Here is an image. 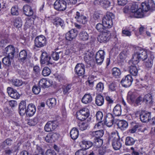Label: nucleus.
<instances>
[{"label":"nucleus","instance_id":"obj_46","mask_svg":"<svg viewBox=\"0 0 155 155\" xmlns=\"http://www.w3.org/2000/svg\"><path fill=\"white\" fill-rule=\"evenodd\" d=\"M135 142L134 139L131 137H126L125 140V144L126 145L131 146L133 145Z\"/></svg>","mask_w":155,"mask_h":155},{"label":"nucleus","instance_id":"obj_16","mask_svg":"<svg viewBox=\"0 0 155 155\" xmlns=\"http://www.w3.org/2000/svg\"><path fill=\"white\" fill-rule=\"evenodd\" d=\"M75 71L77 74L79 76H81L84 74V66L82 63L78 64L75 68Z\"/></svg>","mask_w":155,"mask_h":155},{"label":"nucleus","instance_id":"obj_54","mask_svg":"<svg viewBox=\"0 0 155 155\" xmlns=\"http://www.w3.org/2000/svg\"><path fill=\"white\" fill-rule=\"evenodd\" d=\"M51 72V70L48 68L45 67L42 71V75L44 76H47L50 74Z\"/></svg>","mask_w":155,"mask_h":155},{"label":"nucleus","instance_id":"obj_13","mask_svg":"<svg viewBox=\"0 0 155 155\" xmlns=\"http://www.w3.org/2000/svg\"><path fill=\"white\" fill-rule=\"evenodd\" d=\"M105 52L104 50L98 51L95 55V60L96 63L101 64L103 61L104 58Z\"/></svg>","mask_w":155,"mask_h":155},{"label":"nucleus","instance_id":"obj_47","mask_svg":"<svg viewBox=\"0 0 155 155\" xmlns=\"http://www.w3.org/2000/svg\"><path fill=\"white\" fill-rule=\"evenodd\" d=\"M119 137L117 134L115 132L112 133L109 136L108 141V142H110L111 140L113 142L115 140H116Z\"/></svg>","mask_w":155,"mask_h":155},{"label":"nucleus","instance_id":"obj_17","mask_svg":"<svg viewBox=\"0 0 155 155\" xmlns=\"http://www.w3.org/2000/svg\"><path fill=\"white\" fill-rule=\"evenodd\" d=\"M78 34L76 30L71 29L67 32L66 35V39L69 41H71L75 38Z\"/></svg>","mask_w":155,"mask_h":155},{"label":"nucleus","instance_id":"obj_20","mask_svg":"<svg viewBox=\"0 0 155 155\" xmlns=\"http://www.w3.org/2000/svg\"><path fill=\"white\" fill-rule=\"evenodd\" d=\"M36 111V108L35 105L33 104L28 105L26 114L29 117H31L34 115Z\"/></svg>","mask_w":155,"mask_h":155},{"label":"nucleus","instance_id":"obj_37","mask_svg":"<svg viewBox=\"0 0 155 155\" xmlns=\"http://www.w3.org/2000/svg\"><path fill=\"white\" fill-rule=\"evenodd\" d=\"M10 58L8 56L4 57L2 59V62L3 64L6 67H9L11 64Z\"/></svg>","mask_w":155,"mask_h":155},{"label":"nucleus","instance_id":"obj_28","mask_svg":"<svg viewBox=\"0 0 155 155\" xmlns=\"http://www.w3.org/2000/svg\"><path fill=\"white\" fill-rule=\"evenodd\" d=\"M144 101H145L146 104L150 105H152L153 102V97L151 94H146L143 98Z\"/></svg>","mask_w":155,"mask_h":155},{"label":"nucleus","instance_id":"obj_15","mask_svg":"<svg viewBox=\"0 0 155 155\" xmlns=\"http://www.w3.org/2000/svg\"><path fill=\"white\" fill-rule=\"evenodd\" d=\"M15 48L12 45H8L4 49V53L8 54L7 56L12 59L14 58Z\"/></svg>","mask_w":155,"mask_h":155},{"label":"nucleus","instance_id":"obj_34","mask_svg":"<svg viewBox=\"0 0 155 155\" xmlns=\"http://www.w3.org/2000/svg\"><path fill=\"white\" fill-rule=\"evenodd\" d=\"M70 135L73 140L76 139L78 136V131L76 128H73L71 131Z\"/></svg>","mask_w":155,"mask_h":155},{"label":"nucleus","instance_id":"obj_49","mask_svg":"<svg viewBox=\"0 0 155 155\" xmlns=\"http://www.w3.org/2000/svg\"><path fill=\"white\" fill-rule=\"evenodd\" d=\"M22 25V22L20 18H16L14 21V26L17 28L21 27Z\"/></svg>","mask_w":155,"mask_h":155},{"label":"nucleus","instance_id":"obj_64","mask_svg":"<svg viewBox=\"0 0 155 155\" xmlns=\"http://www.w3.org/2000/svg\"><path fill=\"white\" fill-rule=\"evenodd\" d=\"M116 84L115 82H113L109 85V88L111 91H114L116 90Z\"/></svg>","mask_w":155,"mask_h":155},{"label":"nucleus","instance_id":"obj_36","mask_svg":"<svg viewBox=\"0 0 155 155\" xmlns=\"http://www.w3.org/2000/svg\"><path fill=\"white\" fill-rule=\"evenodd\" d=\"M129 71L130 74L133 76H136L137 74V69L134 65H131L129 67Z\"/></svg>","mask_w":155,"mask_h":155},{"label":"nucleus","instance_id":"obj_4","mask_svg":"<svg viewBox=\"0 0 155 155\" xmlns=\"http://www.w3.org/2000/svg\"><path fill=\"white\" fill-rule=\"evenodd\" d=\"M111 37V33L108 30H104L98 36V41L101 43L106 42L108 41Z\"/></svg>","mask_w":155,"mask_h":155},{"label":"nucleus","instance_id":"obj_3","mask_svg":"<svg viewBox=\"0 0 155 155\" xmlns=\"http://www.w3.org/2000/svg\"><path fill=\"white\" fill-rule=\"evenodd\" d=\"M77 117L80 120H84L89 116V111L87 108H83L77 113Z\"/></svg>","mask_w":155,"mask_h":155},{"label":"nucleus","instance_id":"obj_11","mask_svg":"<svg viewBox=\"0 0 155 155\" xmlns=\"http://www.w3.org/2000/svg\"><path fill=\"white\" fill-rule=\"evenodd\" d=\"M140 117L142 122L147 123L151 118V113L145 111H142L140 114Z\"/></svg>","mask_w":155,"mask_h":155},{"label":"nucleus","instance_id":"obj_7","mask_svg":"<svg viewBox=\"0 0 155 155\" xmlns=\"http://www.w3.org/2000/svg\"><path fill=\"white\" fill-rule=\"evenodd\" d=\"M58 126V124L56 121H49L45 124L44 130L47 132L52 131L57 128Z\"/></svg>","mask_w":155,"mask_h":155},{"label":"nucleus","instance_id":"obj_35","mask_svg":"<svg viewBox=\"0 0 155 155\" xmlns=\"http://www.w3.org/2000/svg\"><path fill=\"white\" fill-rule=\"evenodd\" d=\"M128 123L124 120L120 121L117 124L118 127L122 130H124L128 126Z\"/></svg>","mask_w":155,"mask_h":155},{"label":"nucleus","instance_id":"obj_40","mask_svg":"<svg viewBox=\"0 0 155 155\" xmlns=\"http://www.w3.org/2000/svg\"><path fill=\"white\" fill-rule=\"evenodd\" d=\"M79 35L80 38L82 40L86 41L88 39V35L85 31H83L81 32L79 34Z\"/></svg>","mask_w":155,"mask_h":155},{"label":"nucleus","instance_id":"obj_29","mask_svg":"<svg viewBox=\"0 0 155 155\" xmlns=\"http://www.w3.org/2000/svg\"><path fill=\"white\" fill-rule=\"evenodd\" d=\"M27 53L25 50H21L19 53L18 56L19 60L22 62H23L26 59Z\"/></svg>","mask_w":155,"mask_h":155},{"label":"nucleus","instance_id":"obj_10","mask_svg":"<svg viewBox=\"0 0 155 155\" xmlns=\"http://www.w3.org/2000/svg\"><path fill=\"white\" fill-rule=\"evenodd\" d=\"M94 54L92 51H88L84 57V61L87 64L91 65L94 61Z\"/></svg>","mask_w":155,"mask_h":155},{"label":"nucleus","instance_id":"obj_63","mask_svg":"<svg viewBox=\"0 0 155 155\" xmlns=\"http://www.w3.org/2000/svg\"><path fill=\"white\" fill-rule=\"evenodd\" d=\"M46 155H56V153L55 151L52 149H48L45 153Z\"/></svg>","mask_w":155,"mask_h":155},{"label":"nucleus","instance_id":"obj_61","mask_svg":"<svg viewBox=\"0 0 155 155\" xmlns=\"http://www.w3.org/2000/svg\"><path fill=\"white\" fill-rule=\"evenodd\" d=\"M103 117L102 113L100 111L97 112L96 114V119L98 121H101Z\"/></svg>","mask_w":155,"mask_h":155},{"label":"nucleus","instance_id":"obj_53","mask_svg":"<svg viewBox=\"0 0 155 155\" xmlns=\"http://www.w3.org/2000/svg\"><path fill=\"white\" fill-rule=\"evenodd\" d=\"M46 84H48V83L47 82V80L44 78L41 79L38 83L39 86L43 88L47 87Z\"/></svg>","mask_w":155,"mask_h":155},{"label":"nucleus","instance_id":"obj_33","mask_svg":"<svg viewBox=\"0 0 155 155\" xmlns=\"http://www.w3.org/2000/svg\"><path fill=\"white\" fill-rule=\"evenodd\" d=\"M112 144L113 147L115 150H119L121 147V143L119 138L113 141Z\"/></svg>","mask_w":155,"mask_h":155},{"label":"nucleus","instance_id":"obj_52","mask_svg":"<svg viewBox=\"0 0 155 155\" xmlns=\"http://www.w3.org/2000/svg\"><path fill=\"white\" fill-rule=\"evenodd\" d=\"M12 83L13 85L17 87L21 86L22 84V81L17 79H13L12 81Z\"/></svg>","mask_w":155,"mask_h":155},{"label":"nucleus","instance_id":"obj_26","mask_svg":"<svg viewBox=\"0 0 155 155\" xmlns=\"http://www.w3.org/2000/svg\"><path fill=\"white\" fill-rule=\"evenodd\" d=\"M53 23L54 25L57 27L59 26H61L62 28H64V21L59 18H56L54 19L53 20Z\"/></svg>","mask_w":155,"mask_h":155},{"label":"nucleus","instance_id":"obj_39","mask_svg":"<svg viewBox=\"0 0 155 155\" xmlns=\"http://www.w3.org/2000/svg\"><path fill=\"white\" fill-rule=\"evenodd\" d=\"M56 99L54 98H52L48 100L47 101V104L50 108H51L54 107L56 104Z\"/></svg>","mask_w":155,"mask_h":155},{"label":"nucleus","instance_id":"obj_6","mask_svg":"<svg viewBox=\"0 0 155 155\" xmlns=\"http://www.w3.org/2000/svg\"><path fill=\"white\" fill-rule=\"evenodd\" d=\"M54 8L59 11L64 10L67 7V2L64 0H57L54 4Z\"/></svg>","mask_w":155,"mask_h":155},{"label":"nucleus","instance_id":"obj_41","mask_svg":"<svg viewBox=\"0 0 155 155\" xmlns=\"http://www.w3.org/2000/svg\"><path fill=\"white\" fill-rule=\"evenodd\" d=\"M100 5L105 9H107L110 6V3L108 0H98Z\"/></svg>","mask_w":155,"mask_h":155},{"label":"nucleus","instance_id":"obj_19","mask_svg":"<svg viewBox=\"0 0 155 155\" xmlns=\"http://www.w3.org/2000/svg\"><path fill=\"white\" fill-rule=\"evenodd\" d=\"M58 137L57 134L55 133L48 134L45 137H44L45 140L48 143L54 142Z\"/></svg>","mask_w":155,"mask_h":155},{"label":"nucleus","instance_id":"obj_48","mask_svg":"<svg viewBox=\"0 0 155 155\" xmlns=\"http://www.w3.org/2000/svg\"><path fill=\"white\" fill-rule=\"evenodd\" d=\"M62 54V52L61 51H60L59 52H53L51 54V56L54 60L57 61L59 59V55Z\"/></svg>","mask_w":155,"mask_h":155},{"label":"nucleus","instance_id":"obj_24","mask_svg":"<svg viewBox=\"0 0 155 155\" xmlns=\"http://www.w3.org/2000/svg\"><path fill=\"white\" fill-rule=\"evenodd\" d=\"M154 58V57L153 55H151L148 57V60L144 62V64L148 69H150L152 68Z\"/></svg>","mask_w":155,"mask_h":155},{"label":"nucleus","instance_id":"obj_21","mask_svg":"<svg viewBox=\"0 0 155 155\" xmlns=\"http://www.w3.org/2000/svg\"><path fill=\"white\" fill-rule=\"evenodd\" d=\"M26 102L24 101H22L19 105V113L20 115L23 116L25 115L27 111L26 110Z\"/></svg>","mask_w":155,"mask_h":155},{"label":"nucleus","instance_id":"obj_32","mask_svg":"<svg viewBox=\"0 0 155 155\" xmlns=\"http://www.w3.org/2000/svg\"><path fill=\"white\" fill-rule=\"evenodd\" d=\"M143 11L141 8H139L138 10L131 13V15H134L135 18H141L143 17Z\"/></svg>","mask_w":155,"mask_h":155},{"label":"nucleus","instance_id":"obj_9","mask_svg":"<svg viewBox=\"0 0 155 155\" xmlns=\"http://www.w3.org/2000/svg\"><path fill=\"white\" fill-rule=\"evenodd\" d=\"M133 81V79L131 75L128 74L122 79L121 83L123 86L127 87L131 85Z\"/></svg>","mask_w":155,"mask_h":155},{"label":"nucleus","instance_id":"obj_43","mask_svg":"<svg viewBox=\"0 0 155 155\" xmlns=\"http://www.w3.org/2000/svg\"><path fill=\"white\" fill-rule=\"evenodd\" d=\"M39 120V119L38 116L35 117L32 119L29 120L28 124L31 126L35 125Z\"/></svg>","mask_w":155,"mask_h":155},{"label":"nucleus","instance_id":"obj_60","mask_svg":"<svg viewBox=\"0 0 155 155\" xmlns=\"http://www.w3.org/2000/svg\"><path fill=\"white\" fill-rule=\"evenodd\" d=\"M79 126L81 130H84L87 128L88 124L87 123H82L81 124H80Z\"/></svg>","mask_w":155,"mask_h":155},{"label":"nucleus","instance_id":"obj_38","mask_svg":"<svg viewBox=\"0 0 155 155\" xmlns=\"http://www.w3.org/2000/svg\"><path fill=\"white\" fill-rule=\"evenodd\" d=\"M93 145L97 147H100L103 144V140L100 138H94Z\"/></svg>","mask_w":155,"mask_h":155},{"label":"nucleus","instance_id":"obj_14","mask_svg":"<svg viewBox=\"0 0 155 155\" xmlns=\"http://www.w3.org/2000/svg\"><path fill=\"white\" fill-rule=\"evenodd\" d=\"M114 118L112 114L109 113L106 115L104 123L107 127H110L114 124Z\"/></svg>","mask_w":155,"mask_h":155},{"label":"nucleus","instance_id":"obj_45","mask_svg":"<svg viewBox=\"0 0 155 155\" xmlns=\"http://www.w3.org/2000/svg\"><path fill=\"white\" fill-rule=\"evenodd\" d=\"M145 1L148 6L150 7L151 11L155 10V4L153 0H145Z\"/></svg>","mask_w":155,"mask_h":155},{"label":"nucleus","instance_id":"obj_50","mask_svg":"<svg viewBox=\"0 0 155 155\" xmlns=\"http://www.w3.org/2000/svg\"><path fill=\"white\" fill-rule=\"evenodd\" d=\"M71 84H68L64 86L63 88L64 94H68L71 89Z\"/></svg>","mask_w":155,"mask_h":155},{"label":"nucleus","instance_id":"obj_44","mask_svg":"<svg viewBox=\"0 0 155 155\" xmlns=\"http://www.w3.org/2000/svg\"><path fill=\"white\" fill-rule=\"evenodd\" d=\"M83 147H84L85 149H87L93 145L92 143L90 141L83 140L82 141Z\"/></svg>","mask_w":155,"mask_h":155},{"label":"nucleus","instance_id":"obj_42","mask_svg":"<svg viewBox=\"0 0 155 155\" xmlns=\"http://www.w3.org/2000/svg\"><path fill=\"white\" fill-rule=\"evenodd\" d=\"M121 74L120 69L117 68H114L112 69V74L116 78L119 77Z\"/></svg>","mask_w":155,"mask_h":155},{"label":"nucleus","instance_id":"obj_58","mask_svg":"<svg viewBox=\"0 0 155 155\" xmlns=\"http://www.w3.org/2000/svg\"><path fill=\"white\" fill-rule=\"evenodd\" d=\"M33 92L36 94H38L41 91L40 86H37L36 85L34 86L32 88Z\"/></svg>","mask_w":155,"mask_h":155},{"label":"nucleus","instance_id":"obj_12","mask_svg":"<svg viewBox=\"0 0 155 155\" xmlns=\"http://www.w3.org/2000/svg\"><path fill=\"white\" fill-rule=\"evenodd\" d=\"M76 15L75 18L78 22L83 24L86 23L87 20V18L83 15L81 11L76 12Z\"/></svg>","mask_w":155,"mask_h":155},{"label":"nucleus","instance_id":"obj_57","mask_svg":"<svg viewBox=\"0 0 155 155\" xmlns=\"http://www.w3.org/2000/svg\"><path fill=\"white\" fill-rule=\"evenodd\" d=\"M96 28L99 31L102 32L104 30H106L105 29V28H106L104 27V25L102 23H98L96 25Z\"/></svg>","mask_w":155,"mask_h":155},{"label":"nucleus","instance_id":"obj_31","mask_svg":"<svg viewBox=\"0 0 155 155\" xmlns=\"http://www.w3.org/2000/svg\"><path fill=\"white\" fill-rule=\"evenodd\" d=\"M95 103L98 106H102L104 103V100L103 96L101 95H98L95 98Z\"/></svg>","mask_w":155,"mask_h":155},{"label":"nucleus","instance_id":"obj_1","mask_svg":"<svg viewBox=\"0 0 155 155\" xmlns=\"http://www.w3.org/2000/svg\"><path fill=\"white\" fill-rule=\"evenodd\" d=\"M137 51L134 52L132 59L133 62L134 64H137L140 60H145L148 57L147 51L141 48L138 47Z\"/></svg>","mask_w":155,"mask_h":155},{"label":"nucleus","instance_id":"obj_51","mask_svg":"<svg viewBox=\"0 0 155 155\" xmlns=\"http://www.w3.org/2000/svg\"><path fill=\"white\" fill-rule=\"evenodd\" d=\"M145 1L141 3L142 10L143 12H147L151 11L150 7L148 6Z\"/></svg>","mask_w":155,"mask_h":155},{"label":"nucleus","instance_id":"obj_59","mask_svg":"<svg viewBox=\"0 0 155 155\" xmlns=\"http://www.w3.org/2000/svg\"><path fill=\"white\" fill-rule=\"evenodd\" d=\"M11 14L13 15H18L19 14L18 8L15 7H12L11 9Z\"/></svg>","mask_w":155,"mask_h":155},{"label":"nucleus","instance_id":"obj_23","mask_svg":"<svg viewBox=\"0 0 155 155\" xmlns=\"http://www.w3.org/2000/svg\"><path fill=\"white\" fill-rule=\"evenodd\" d=\"M24 14L27 16H30L33 15V11L31 7L28 5H24L23 7Z\"/></svg>","mask_w":155,"mask_h":155},{"label":"nucleus","instance_id":"obj_2","mask_svg":"<svg viewBox=\"0 0 155 155\" xmlns=\"http://www.w3.org/2000/svg\"><path fill=\"white\" fill-rule=\"evenodd\" d=\"M114 18V15L113 13L107 12L102 19V23L104 27L105 28H111L113 25L112 20Z\"/></svg>","mask_w":155,"mask_h":155},{"label":"nucleus","instance_id":"obj_8","mask_svg":"<svg viewBox=\"0 0 155 155\" xmlns=\"http://www.w3.org/2000/svg\"><path fill=\"white\" fill-rule=\"evenodd\" d=\"M51 58L50 56L46 52L42 53L40 57V62L42 64H46L48 65L49 64H52L51 62Z\"/></svg>","mask_w":155,"mask_h":155},{"label":"nucleus","instance_id":"obj_27","mask_svg":"<svg viewBox=\"0 0 155 155\" xmlns=\"http://www.w3.org/2000/svg\"><path fill=\"white\" fill-rule=\"evenodd\" d=\"M121 106L118 104H117L113 110V114L116 116H120L121 114Z\"/></svg>","mask_w":155,"mask_h":155},{"label":"nucleus","instance_id":"obj_22","mask_svg":"<svg viewBox=\"0 0 155 155\" xmlns=\"http://www.w3.org/2000/svg\"><path fill=\"white\" fill-rule=\"evenodd\" d=\"M90 134L92 138H100L103 136L104 131L103 130H101L96 131L90 132Z\"/></svg>","mask_w":155,"mask_h":155},{"label":"nucleus","instance_id":"obj_25","mask_svg":"<svg viewBox=\"0 0 155 155\" xmlns=\"http://www.w3.org/2000/svg\"><path fill=\"white\" fill-rule=\"evenodd\" d=\"M92 100V98L90 94H85L82 97L81 101L85 104H89L91 103Z\"/></svg>","mask_w":155,"mask_h":155},{"label":"nucleus","instance_id":"obj_56","mask_svg":"<svg viewBox=\"0 0 155 155\" xmlns=\"http://www.w3.org/2000/svg\"><path fill=\"white\" fill-rule=\"evenodd\" d=\"M18 72L19 74L23 76H26L28 75L27 71L24 68L21 70H18Z\"/></svg>","mask_w":155,"mask_h":155},{"label":"nucleus","instance_id":"obj_18","mask_svg":"<svg viewBox=\"0 0 155 155\" xmlns=\"http://www.w3.org/2000/svg\"><path fill=\"white\" fill-rule=\"evenodd\" d=\"M7 92L8 95L12 98L17 99L20 97V95L17 91L11 87L8 88Z\"/></svg>","mask_w":155,"mask_h":155},{"label":"nucleus","instance_id":"obj_30","mask_svg":"<svg viewBox=\"0 0 155 155\" xmlns=\"http://www.w3.org/2000/svg\"><path fill=\"white\" fill-rule=\"evenodd\" d=\"M136 98V96L134 93L131 92H129L127 97V99L128 102L133 104Z\"/></svg>","mask_w":155,"mask_h":155},{"label":"nucleus","instance_id":"obj_62","mask_svg":"<svg viewBox=\"0 0 155 155\" xmlns=\"http://www.w3.org/2000/svg\"><path fill=\"white\" fill-rule=\"evenodd\" d=\"M138 4L137 3H133L131 7V10L132 13L135 12L138 9Z\"/></svg>","mask_w":155,"mask_h":155},{"label":"nucleus","instance_id":"obj_55","mask_svg":"<svg viewBox=\"0 0 155 155\" xmlns=\"http://www.w3.org/2000/svg\"><path fill=\"white\" fill-rule=\"evenodd\" d=\"M104 88V84L102 83L99 82L97 85L96 89L98 92H102Z\"/></svg>","mask_w":155,"mask_h":155},{"label":"nucleus","instance_id":"obj_5","mask_svg":"<svg viewBox=\"0 0 155 155\" xmlns=\"http://www.w3.org/2000/svg\"><path fill=\"white\" fill-rule=\"evenodd\" d=\"M35 46L38 48H41L46 44L45 37L43 35L37 36L34 40Z\"/></svg>","mask_w":155,"mask_h":155}]
</instances>
